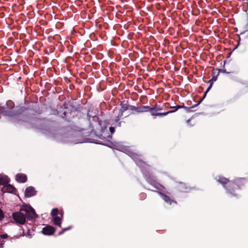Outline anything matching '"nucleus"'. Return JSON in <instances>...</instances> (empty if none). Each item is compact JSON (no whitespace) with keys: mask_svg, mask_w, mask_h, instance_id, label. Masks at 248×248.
I'll use <instances>...</instances> for the list:
<instances>
[{"mask_svg":"<svg viewBox=\"0 0 248 248\" xmlns=\"http://www.w3.org/2000/svg\"><path fill=\"white\" fill-rule=\"evenodd\" d=\"M109 131L111 132V133H113L115 131V128L113 127H109Z\"/></svg>","mask_w":248,"mask_h":248,"instance_id":"nucleus-30","label":"nucleus"},{"mask_svg":"<svg viewBox=\"0 0 248 248\" xmlns=\"http://www.w3.org/2000/svg\"><path fill=\"white\" fill-rule=\"evenodd\" d=\"M149 110H150V106H140L137 107V112L139 113L148 112Z\"/></svg>","mask_w":248,"mask_h":248,"instance_id":"nucleus-14","label":"nucleus"},{"mask_svg":"<svg viewBox=\"0 0 248 248\" xmlns=\"http://www.w3.org/2000/svg\"><path fill=\"white\" fill-rule=\"evenodd\" d=\"M71 227H68L67 228H63L62 230L59 232V235H61L64 232L67 231L70 229Z\"/></svg>","mask_w":248,"mask_h":248,"instance_id":"nucleus-26","label":"nucleus"},{"mask_svg":"<svg viewBox=\"0 0 248 248\" xmlns=\"http://www.w3.org/2000/svg\"><path fill=\"white\" fill-rule=\"evenodd\" d=\"M119 126H120V123H119Z\"/></svg>","mask_w":248,"mask_h":248,"instance_id":"nucleus-34","label":"nucleus"},{"mask_svg":"<svg viewBox=\"0 0 248 248\" xmlns=\"http://www.w3.org/2000/svg\"><path fill=\"white\" fill-rule=\"evenodd\" d=\"M0 114H2L4 116H9L11 115L9 113V110H7L6 107L2 106L0 104Z\"/></svg>","mask_w":248,"mask_h":248,"instance_id":"nucleus-15","label":"nucleus"},{"mask_svg":"<svg viewBox=\"0 0 248 248\" xmlns=\"http://www.w3.org/2000/svg\"><path fill=\"white\" fill-rule=\"evenodd\" d=\"M173 113V111L170 110L165 112H158L156 113V114H154V115H155V116H166L170 113Z\"/></svg>","mask_w":248,"mask_h":248,"instance_id":"nucleus-20","label":"nucleus"},{"mask_svg":"<svg viewBox=\"0 0 248 248\" xmlns=\"http://www.w3.org/2000/svg\"><path fill=\"white\" fill-rule=\"evenodd\" d=\"M155 108H156V111H157V110H161V108H160V107H158L157 106H155Z\"/></svg>","mask_w":248,"mask_h":248,"instance_id":"nucleus-32","label":"nucleus"},{"mask_svg":"<svg viewBox=\"0 0 248 248\" xmlns=\"http://www.w3.org/2000/svg\"><path fill=\"white\" fill-rule=\"evenodd\" d=\"M55 231L56 229L54 227L50 225H47L43 228L42 232L44 235H51L54 234Z\"/></svg>","mask_w":248,"mask_h":248,"instance_id":"nucleus-6","label":"nucleus"},{"mask_svg":"<svg viewBox=\"0 0 248 248\" xmlns=\"http://www.w3.org/2000/svg\"><path fill=\"white\" fill-rule=\"evenodd\" d=\"M203 99H204V98H203V97L202 98V99L201 100V101H200V102H199L198 103L196 104H195V105H193V106H192L190 108H195V107H197V106H198V105L200 103V102H201V101H202Z\"/></svg>","mask_w":248,"mask_h":248,"instance_id":"nucleus-29","label":"nucleus"},{"mask_svg":"<svg viewBox=\"0 0 248 248\" xmlns=\"http://www.w3.org/2000/svg\"><path fill=\"white\" fill-rule=\"evenodd\" d=\"M156 108H153V107H150V110H149V111L150 112L152 116H155V115L153 114H156Z\"/></svg>","mask_w":248,"mask_h":248,"instance_id":"nucleus-22","label":"nucleus"},{"mask_svg":"<svg viewBox=\"0 0 248 248\" xmlns=\"http://www.w3.org/2000/svg\"><path fill=\"white\" fill-rule=\"evenodd\" d=\"M10 179L7 176L0 174V185H5L9 182Z\"/></svg>","mask_w":248,"mask_h":248,"instance_id":"nucleus-13","label":"nucleus"},{"mask_svg":"<svg viewBox=\"0 0 248 248\" xmlns=\"http://www.w3.org/2000/svg\"><path fill=\"white\" fill-rule=\"evenodd\" d=\"M12 217L16 224L23 225L26 222V215L24 211H21V208L19 211L13 213Z\"/></svg>","mask_w":248,"mask_h":248,"instance_id":"nucleus-3","label":"nucleus"},{"mask_svg":"<svg viewBox=\"0 0 248 248\" xmlns=\"http://www.w3.org/2000/svg\"><path fill=\"white\" fill-rule=\"evenodd\" d=\"M161 196L163 200L167 203L171 204L172 202H174L175 203H176V202L174 201L173 199H172L169 196L163 194L162 193H160Z\"/></svg>","mask_w":248,"mask_h":248,"instance_id":"nucleus-12","label":"nucleus"},{"mask_svg":"<svg viewBox=\"0 0 248 248\" xmlns=\"http://www.w3.org/2000/svg\"><path fill=\"white\" fill-rule=\"evenodd\" d=\"M219 75V72L217 71V68L214 69L212 71V78L209 80L208 82L210 83L209 87L205 92L203 98H205L207 93L209 92L210 89L212 88L213 82L216 81L217 79V77Z\"/></svg>","mask_w":248,"mask_h":248,"instance_id":"nucleus-4","label":"nucleus"},{"mask_svg":"<svg viewBox=\"0 0 248 248\" xmlns=\"http://www.w3.org/2000/svg\"><path fill=\"white\" fill-rule=\"evenodd\" d=\"M58 212H59V210L57 208H53L52 210H51V215L52 216H57V215H58Z\"/></svg>","mask_w":248,"mask_h":248,"instance_id":"nucleus-21","label":"nucleus"},{"mask_svg":"<svg viewBox=\"0 0 248 248\" xmlns=\"http://www.w3.org/2000/svg\"><path fill=\"white\" fill-rule=\"evenodd\" d=\"M170 108H175L174 110H171V111H173V113L175 112L179 108H186V109L187 110H189L190 108L187 107H186L184 105H182V106H181V105H177V106H173V107H170Z\"/></svg>","mask_w":248,"mask_h":248,"instance_id":"nucleus-19","label":"nucleus"},{"mask_svg":"<svg viewBox=\"0 0 248 248\" xmlns=\"http://www.w3.org/2000/svg\"><path fill=\"white\" fill-rule=\"evenodd\" d=\"M178 190L182 192H186L189 190V187L186 186V184L180 182L177 186Z\"/></svg>","mask_w":248,"mask_h":248,"instance_id":"nucleus-11","label":"nucleus"},{"mask_svg":"<svg viewBox=\"0 0 248 248\" xmlns=\"http://www.w3.org/2000/svg\"><path fill=\"white\" fill-rule=\"evenodd\" d=\"M123 113L119 108H115L113 110V118L115 122H118L123 116Z\"/></svg>","mask_w":248,"mask_h":248,"instance_id":"nucleus-7","label":"nucleus"},{"mask_svg":"<svg viewBox=\"0 0 248 248\" xmlns=\"http://www.w3.org/2000/svg\"><path fill=\"white\" fill-rule=\"evenodd\" d=\"M1 191L4 193L8 192L15 194L16 192V189L11 185L6 184L2 188Z\"/></svg>","mask_w":248,"mask_h":248,"instance_id":"nucleus-8","label":"nucleus"},{"mask_svg":"<svg viewBox=\"0 0 248 248\" xmlns=\"http://www.w3.org/2000/svg\"><path fill=\"white\" fill-rule=\"evenodd\" d=\"M129 108V105L124 104L122 102L121 104V108H119V109L122 111L123 113H124L125 111L128 109Z\"/></svg>","mask_w":248,"mask_h":248,"instance_id":"nucleus-18","label":"nucleus"},{"mask_svg":"<svg viewBox=\"0 0 248 248\" xmlns=\"http://www.w3.org/2000/svg\"><path fill=\"white\" fill-rule=\"evenodd\" d=\"M8 235L6 233L0 234V237L2 239H6L8 237Z\"/></svg>","mask_w":248,"mask_h":248,"instance_id":"nucleus-28","label":"nucleus"},{"mask_svg":"<svg viewBox=\"0 0 248 248\" xmlns=\"http://www.w3.org/2000/svg\"><path fill=\"white\" fill-rule=\"evenodd\" d=\"M146 198V194L144 193H142L140 195V199L143 200Z\"/></svg>","mask_w":248,"mask_h":248,"instance_id":"nucleus-25","label":"nucleus"},{"mask_svg":"<svg viewBox=\"0 0 248 248\" xmlns=\"http://www.w3.org/2000/svg\"><path fill=\"white\" fill-rule=\"evenodd\" d=\"M4 217V215L2 210L0 208V221L3 219Z\"/></svg>","mask_w":248,"mask_h":248,"instance_id":"nucleus-24","label":"nucleus"},{"mask_svg":"<svg viewBox=\"0 0 248 248\" xmlns=\"http://www.w3.org/2000/svg\"><path fill=\"white\" fill-rule=\"evenodd\" d=\"M137 107H135L132 105H129V108L128 109L131 111H134L137 112Z\"/></svg>","mask_w":248,"mask_h":248,"instance_id":"nucleus-23","label":"nucleus"},{"mask_svg":"<svg viewBox=\"0 0 248 248\" xmlns=\"http://www.w3.org/2000/svg\"><path fill=\"white\" fill-rule=\"evenodd\" d=\"M6 107L7 110H12L15 107V103L13 101L9 100L6 102Z\"/></svg>","mask_w":248,"mask_h":248,"instance_id":"nucleus-16","label":"nucleus"},{"mask_svg":"<svg viewBox=\"0 0 248 248\" xmlns=\"http://www.w3.org/2000/svg\"><path fill=\"white\" fill-rule=\"evenodd\" d=\"M21 211H24L26 215V219L27 218L30 220L34 219L38 217L34 209L31 206H28L27 205H23L21 207Z\"/></svg>","mask_w":248,"mask_h":248,"instance_id":"nucleus-2","label":"nucleus"},{"mask_svg":"<svg viewBox=\"0 0 248 248\" xmlns=\"http://www.w3.org/2000/svg\"><path fill=\"white\" fill-rule=\"evenodd\" d=\"M16 180L19 183H25L27 180L26 175L23 173H17L16 176Z\"/></svg>","mask_w":248,"mask_h":248,"instance_id":"nucleus-10","label":"nucleus"},{"mask_svg":"<svg viewBox=\"0 0 248 248\" xmlns=\"http://www.w3.org/2000/svg\"><path fill=\"white\" fill-rule=\"evenodd\" d=\"M217 71L219 72V73L220 72L221 73H230V72H227L226 70L225 69H218L217 68Z\"/></svg>","mask_w":248,"mask_h":248,"instance_id":"nucleus-27","label":"nucleus"},{"mask_svg":"<svg viewBox=\"0 0 248 248\" xmlns=\"http://www.w3.org/2000/svg\"><path fill=\"white\" fill-rule=\"evenodd\" d=\"M147 181H148V182H149V183H150L151 185H153V184L151 182H149V180H147Z\"/></svg>","mask_w":248,"mask_h":248,"instance_id":"nucleus-33","label":"nucleus"},{"mask_svg":"<svg viewBox=\"0 0 248 248\" xmlns=\"http://www.w3.org/2000/svg\"><path fill=\"white\" fill-rule=\"evenodd\" d=\"M53 222L55 225H57L60 227H61V225L62 223V219L59 217H54L53 219Z\"/></svg>","mask_w":248,"mask_h":248,"instance_id":"nucleus-17","label":"nucleus"},{"mask_svg":"<svg viewBox=\"0 0 248 248\" xmlns=\"http://www.w3.org/2000/svg\"><path fill=\"white\" fill-rule=\"evenodd\" d=\"M27 108L23 106L21 107H17L16 109L15 110H9V113L11 115H9L10 117H14L16 116H18L23 112H24Z\"/></svg>","mask_w":248,"mask_h":248,"instance_id":"nucleus-5","label":"nucleus"},{"mask_svg":"<svg viewBox=\"0 0 248 248\" xmlns=\"http://www.w3.org/2000/svg\"><path fill=\"white\" fill-rule=\"evenodd\" d=\"M215 179L223 186L228 194L236 197L238 196L237 192L247 183V180L245 178H237L233 181H230L223 176H218Z\"/></svg>","mask_w":248,"mask_h":248,"instance_id":"nucleus-1","label":"nucleus"},{"mask_svg":"<svg viewBox=\"0 0 248 248\" xmlns=\"http://www.w3.org/2000/svg\"><path fill=\"white\" fill-rule=\"evenodd\" d=\"M36 191L32 186L27 187L25 191V195L27 197H31L36 195Z\"/></svg>","mask_w":248,"mask_h":248,"instance_id":"nucleus-9","label":"nucleus"},{"mask_svg":"<svg viewBox=\"0 0 248 248\" xmlns=\"http://www.w3.org/2000/svg\"><path fill=\"white\" fill-rule=\"evenodd\" d=\"M66 112L65 111H64L62 115L61 116V117L62 118H64L65 116H66Z\"/></svg>","mask_w":248,"mask_h":248,"instance_id":"nucleus-31","label":"nucleus"}]
</instances>
